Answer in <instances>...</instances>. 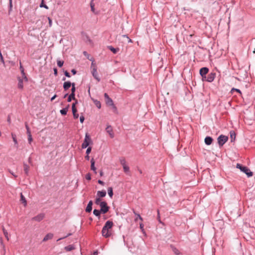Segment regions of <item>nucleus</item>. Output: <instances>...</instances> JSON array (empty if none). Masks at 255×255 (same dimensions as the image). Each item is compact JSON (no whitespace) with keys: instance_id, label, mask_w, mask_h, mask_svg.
<instances>
[{"instance_id":"f257e3e1","label":"nucleus","mask_w":255,"mask_h":255,"mask_svg":"<svg viewBox=\"0 0 255 255\" xmlns=\"http://www.w3.org/2000/svg\"><path fill=\"white\" fill-rule=\"evenodd\" d=\"M113 226V223L112 221H107L102 230V234L103 236L106 238H108L111 236V233L110 230L112 228Z\"/></svg>"},{"instance_id":"f03ea898","label":"nucleus","mask_w":255,"mask_h":255,"mask_svg":"<svg viewBox=\"0 0 255 255\" xmlns=\"http://www.w3.org/2000/svg\"><path fill=\"white\" fill-rule=\"evenodd\" d=\"M237 168H239L242 172H244L248 177H251L253 176V172L250 171V169L246 166H242L241 164L238 163L236 166Z\"/></svg>"},{"instance_id":"7ed1b4c3","label":"nucleus","mask_w":255,"mask_h":255,"mask_svg":"<svg viewBox=\"0 0 255 255\" xmlns=\"http://www.w3.org/2000/svg\"><path fill=\"white\" fill-rule=\"evenodd\" d=\"M228 140V137L224 135H220L217 138L218 143L220 146H222Z\"/></svg>"},{"instance_id":"20e7f679","label":"nucleus","mask_w":255,"mask_h":255,"mask_svg":"<svg viewBox=\"0 0 255 255\" xmlns=\"http://www.w3.org/2000/svg\"><path fill=\"white\" fill-rule=\"evenodd\" d=\"M101 207V212L102 214H106L109 210V207L107 205V203L105 201H102L99 204Z\"/></svg>"},{"instance_id":"39448f33","label":"nucleus","mask_w":255,"mask_h":255,"mask_svg":"<svg viewBox=\"0 0 255 255\" xmlns=\"http://www.w3.org/2000/svg\"><path fill=\"white\" fill-rule=\"evenodd\" d=\"M91 140L90 135L88 134V133H87L85 135V137L84 142L82 144V148H86V147H87L89 146Z\"/></svg>"},{"instance_id":"423d86ee","label":"nucleus","mask_w":255,"mask_h":255,"mask_svg":"<svg viewBox=\"0 0 255 255\" xmlns=\"http://www.w3.org/2000/svg\"><path fill=\"white\" fill-rule=\"evenodd\" d=\"M216 77V73L214 72H211L206 76V78H204L203 80L206 81L208 82H212L214 81Z\"/></svg>"},{"instance_id":"0eeeda50","label":"nucleus","mask_w":255,"mask_h":255,"mask_svg":"<svg viewBox=\"0 0 255 255\" xmlns=\"http://www.w3.org/2000/svg\"><path fill=\"white\" fill-rule=\"evenodd\" d=\"M209 72V69L207 67H203L200 70V74L202 78V80L206 78V74Z\"/></svg>"},{"instance_id":"6e6552de","label":"nucleus","mask_w":255,"mask_h":255,"mask_svg":"<svg viewBox=\"0 0 255 255\" xmlns=\"http://www.w3.org/2000/svg\"><path fill=\"white\" fill-rule=\"evenodd\" d=\"M92 74L94 78L96 79L98 82L100 81V78L98 76V73L97 71L96 66H94L93 70H92Z\"/></svg>"},{"instance_id":"1a4fd4ad","label":"nucleus","mask_w":255,"mask_h":255,"mask_svg":"<svg viewBox=\"0 0 255 255\" xmlns=\"http://www.w3.org/2000/svg\"><path fill=\"white\" fill-rule=\"evenodd\" d=\"M45 215L44 213H40L32 218V220H34L37 222H40L44 218Z\"/></svg>"},{"instance_id":"9d476101","label":"nucleus","mask_w":255,"mask_h":255,"mask_svg":"<svg viewBox=\"0 0 255 255\" xmlns=\"http://www.w3.org/2000/svg\"><path fill=\"white\" fill-rule=\"evenodd\" d=\"M104 97L106 99V103L107 105L110 106V105H113V101L111 98H110L107 93L104 94Z\"/></svg>"},{"instance_id":"9b49d317","label":"nucleus","mask_w":255,"mask_h":255,"mask_svg":"<svg viewBox=\"0 0 255 255\" xmlns=\"http://www.w3.org/2000/svg\"><path fill=\"white\" fill-rule=\"evenodd\" d=\"M106 131L109 134L111 138H113L114 136L113 129L111 126H109L106 128Z\"/></svg>"},{"instance_id":"f8f14e48","label":"nucleus","mask_w":255,"mask_h":255,"mask_svg":"<svg viewBox=\"0 0 255 255\" xmlns=\"http://www.w3.org/2000/svg\"><path fill=\"white\" fill-rule=\"evenodd\" d=\"M213 142V138L211 136H206L205 138V143L206 144L209 145L212 144Z\"/></svg>"},{"instance_id":"ddd939ff","label":"nucleus","mask_w":255,"mask_h":255,"mask_svg":"<svg viewBox=\"0 0 255 255\" xmlns=\"http://www.w3.org/2000/svg\"><path fill=\"white\" fill-rule=\"evenodd\" d=\"M92 205H93V202L92 201H90L87 206V207L86 208V211L87 212H90L92 210Z\"/></svg>"},{"instance_id":"4468645a","label":"nucleus","mask_w":255,"mask_h":255,"mask_svg":"<svg viewBox=\"0 0 255 255\" xmlns=\"http://www.w3.org/2000/svg\"><path fill=\"white\" fill-rule=\"evenodd\" d=\"M72 83H71L70 81L65 82L63 84V88L64 90H67L70 87L72 86Z\"/></svg>"},{"instance_id":"2eb2a0df","label":"nucleus","mask_w":255,"mask_h":255,"mask_svg":"<svg viewBox=\"0 0 255 255\" xmlns=\"http://www.w3.org/2000/svg\"><path fill=\"white\" fill-rule=\"evenodd\" d=\"M91 169L95 174L97 173L96 168L95 166V160L93 158L91 160Z\"/></svg>"},{"instance_id":"dca6fc26","label":"nucleus","mask_w":255,"mask_h":255,"mask_svg":"<svg viewBox=\"0 0 255 255\" xmlns=\"http://www.w3.org/2000/svg\"><path fill=\"white\" fill-rule=\"evenodd\" d=\"M53 237V234L52 233L47 234L43 238V242H46L48 240L51 239Z\"/></svg>"},{"instance_id":"f3484780","label":"nucleus","mask_w":255,"mask_h":255,"mask_svg":"<svg viewBox=\"0 0 255 255\" xmlns=\"http://www.w3.org/2000/svg\"><path fill=\"white\" fill-rule=\"evenodd\" d=\"M106 195V192L105 190L98 191L97 192V196L100 198L104 197Z\"/></svg>"},{"instance_id":"a211bd4d","label":"nucleus","mask_w":255,"mask_h":255,"mask_svg":"<svg viewBox=\"0 0 255 255\" xmlns=\"http://www.w3.org/2000/svg\"><path fill=\"white\" fill-rule=\"evenodd\" d=\"M90 7L91 11L95 14H97L98 12L96 11L95 9V4L94 3V0H91L90 2Z\"/></svg>"},{"instance_id":"6ab92c4d","label":"nucleus","mask_w":255,"mask_h":255,"mask_svg":"<svg viewBox=\"0 0 255 255\" xmlns=\"http://www.w3.org/2000/svg\"><path fill=\"white\" fill-rule=\"evenodd\" d=\"M24 171L26 175H28L29 167L28 165L25 163H23Z\"/></svg>"},{"instance_id":"aec40b11","label":"nucleus","mask_w":255,"mask_h":255,"mask_svg":"<svg viewBox=\"0 0 255 255\" xmlns=\"http://www.w3.org/2000/svg\"><path fill=\"white\" fill-rule=\"evenodd\" d=\"M18 88L22 89L23 87V79L19 77L18 78Z\"/></svg>"},{"instance_id":"412c9836","label":"nucleus","mask_w":255,"mask_h":255,"mask_svg":"<svg viewBox=\"0 0 255 255\" xmlns=\"http://www.w3.org/2000/svg\"><path fill=\"white\" fill-rule=\"evenodd\" d=\"M102 213V212H101V210L94 209L93 211V214L96 216L98 217L99 218H100V215Z\"/></svg>"},{"instance_id":"4be33fe9","label":"nucleus","mask_w":255,"mask_h":255,"mask_svg":"<svg viewBox=\"0 0 255 255\" xmlns=\"http://www.w3.org/2000/svg\"><path fill=\"white\" fill-rule=\"evenodd\" d=\"M108 48L114 54H116L119 51V48H115L112 46H108Z\"/></svg>"},{"instance_id":"5701e85b","label":"nucleus","mask_w":255,"mask_h":255,"mask_svg":"<svg viewBox=\"0 0 255 255\" xmlns=\"http://www.w3.org/2000/svg\"><path fill=\"white\" fill-rule=\"evenodd\" d=\"M20 200L22 202V203L24 204V206H26L27 204L26 200L25 199V198L22 193L20 194Z\"/></svg>"},{"instance_id":"b1692460","label":"nucleus","mask_w":255,"mask_h":255,"mask_svg":"<svg viewBox=\"0 0 255 255\" xmlns=\"http://www.w3.org/2000/svg\"><path fill=\"white\" fill-rule=\"evenodd\" d=\"M68 110V107H66L62 109L60 111V112L62 115H66L67 114V111Z\"/></svg>"},{"instance_id":"393cba45","label":"nucleus","mask_w":255,"mask_h":255,"mask_svg":"<svg viewBox=\"0 0 255 255\" xmlns=\"http://www.w3.org/2000/svg\"><path fill=\"white\" fill-rule=\"evenodd\" d=\"M75 249L73 245H69L65 247V250L67 252H70Z\"/></svg>"},{"instance_id":"a878e982","label":"nucleus","mask_w":255,"mask_h":255,"mask_svg":"<svg viewBox=\"0 0 255 255\" xmlns=\"http://www.w3.org/2000/svg\"><path fill=\"white\" fill-rule=\"evenodd\" d=\"M75 99V94H71L68 98L67 101L70 102L72 100H74Z\"/></svg>"},{"instance_id":"bb28decb","label":"nucleus","mask_w":255,"mask_h":255,"mask_svg":"<svg viewBox=\"0 0 255 255\" xmlns=\"http://www.w3.org/2000/svg\"><path fill=\"white\" fill-rule=\"evenodd\" d=\"M108 193L110 197H112L113 196V188L112 187H109L108 189Z\"/></svg>"},{"instance_id":"cd10ccee","label":"nucleus","mask_w":255,"mask_h":255,"mask_svg":"<svg viewBox=\"0 0 255 255\" xmlns=\"http://www.w3.org/2000/svg\"><path fill=\"white\" fill-rule=\"evenodd\" d=\"M172 251L176 255H180V253L179 251L174 247H172Z\"/></svg>"},{"instance_id":"c85d7f7f","label":"nucleus","mask_w":255,"mask_h":255,"mask_svg":"<svg viewBox=\"0 0 255 255\" xmlns=\"http://www.w3.org/2000/svg\"><path fill=\"white\" fill-rule=\"evenodd\" d=\"M2 231L3 232V234L5 237V238L7 239V241L9 240V237H8V232L5 230V229L3 227L2 228Z\"/></svg>"},{"instance_id":"c756f323","label":"nucleus","mask_w":255,"mask_h":255,"mask_svg":"<svg viewBox=\"0 0 255 255\" xmlns=\"http://www.w3.org/2000/svg\"><path fill=\"white\" fill-rule=\"evenodd\" d=\"M94 103L98 109H100L101 108V104L100 101L98 100H94Z\"/></svg>"},{"instance_id":"7c9ffc66","label":"nucleus","mask_w":255,"mask_h":255,"mask_svg":"<svg viewBox=\"0 0 255 255\" xmlns=\"http://www.w3.org/2000/svg\"><path fill=\"white\" fill-rule=\"evenodd\" d=\"M123 167L124 172L128 174L129 171V167L127 165H126L123 166Z\"/></svg>"},{"instance_id":"2f4dec72","label":"nucleus","mask_w":255,"mask_h":255,"mask_svg":"<svg viewBox=\"0 0 255 255\" xmlns=\"http://www.w3.org/2000/svg\"><path fill=\"white\" fill-rule=\"evenodd\" d=\"M133 213L136 216V218L135 219V221H137V220L138 219L141 221L143 220L142 218L140 216L139 214L136 213L134 211L133 212Z\"/></svg>"},{"instance_id":"473e14b6","label":"nucleus","mask_w":255,"mask_h":255,"mask_svg":"<svg viewBox=\"0 0 255 255\" xmlns=\"http://www.w3.org/2000/svg\"><path fill=\"white\" fill-rule=\"evenodd\" d=\"M39 6L40 7H44V8H45L46 9H48V6L44 3V0H42V2L40 3Z\"/></svg>"},{"instance_id":"72a5a7b5","label":"nucleus","mask_w":255,"mask_h":255,"mask_svg":"<svg viewBox=\"0 0 255 255\" xmlns=\"http://www.w3.org/2000/svg\"><path fill=\"white\" fill-rule=\"evenodd\" d=\"M120 163H121V164H122V165L123 166H125V165H127V164H126V160H125V158H121V159H120Z\"/></svg>"},{"instance_id":"f704fd0d","label":"nucleus","mask_w":255,"mask_h":255,"mask_svg":"<svg viewBox=\"0 0 255 255\" xmlns=\"http://www.w3.org/2000/svg\"><path fill=\"white\" fill-rule=\"evenodd\" d=\"M75 90H76L75 84L74 83H73L72 84V89H71V94H75Z\"/></svg>"},{"instance_id":"c9c22d12","label":"nucleus","mask_w":255,"mask_h":255,"mask_svg":"<svg viewBox=\"0 0 255 255\" xmlns=\"http://www.w3.org/2000/svg\"><path fill=\"white\" fill-rule=\"evenodd\" d=\"M11 136H12L13 141L14 142L15 144H17V140H16V135L12 133H11Z\"/></svg>"},{"instance_id":"e433bc0d","label":"nucleus","mask_w":255,"mask_h":255,"mask_svg":"<svg viewBox=\"0 0 255 255\" xmlns=\"http://www.w3.org/2000/svg\"><path fill=\"white\" fill-rule=\"evenodd\" d=\"M77 103V102H76V103H73V104H72V113L77 112V109H76V108L75 107V105H76Z\"/></svg>"},{"instance_id":"4c0bfd02","label":"nucleus","mask_w":255,"mask_h":255,"mask_svg":"<svg viewBox=\"0 0 255 255\" xmlns=\"http://www.w3.org/2000/svg\"><path fill=\"white\" fill-rule=\"evenodd\" d=\"M143 227H144V225H143V224L142 223L139 224L140 229H141V230L142 232L143 233V234H145V231H144V229H143Z\"/></svg>"},{"instance_id":"58836bf2","label":"nucleus","mask_w":255,"mask_h":255,"mask_svg":"<svg viewBox=\"0 0 255 255\" xmlns=\"http://www.w3.org/2000/svg\"><path fill=\"white\" fill-rule=\"evenodd\" d=\"M21 73L22 74V77L23 78V79H24L25 80V81H27V77H26L25 74L24 72V69H22V70L21 71Z\"/></svg>"},{"instance_id":"ea45409f","label":"nucleus","mask_w":255,"mask_h":255,"mask_svg":"<svg viewBox=\"0 0 255 255\" xmlns=\"http://www.w3.org/2000/svg\"><path fill=\"white\" fill-rule=\"evenodd\" d=\"M63 63H64V62L63 61H61V60L57 61V65L59 67H61L63 66Z\"/></svg>"},{"instance_id":"a19ab883","label":"nucleus","mask_w":255,"mask_h":255,"mask_svg":"<svg viewBox=\"0 0 255 255\" xmlns=\"http://www.w3.org/2000/svg\"><path fill=\"white\" fill-rule=\"evenodd\" d=\"M85 178L88 180H90L91 179V174L90 173H87L86 176Z\"/></svg>"},{"instance_id":"79ce46f5","label":"nucleus","mask_w":255,"mask_h":255,"mask_svg":"<svg viewBox=\"0 0 255 255\" xmlns=\"http://www.w3.org/2000/svg\"><path fill=\"white\" fill-rule=\"evenodd\" d=\"M101 199H100V197H98V198H96V200H95V203L97 205H99V204L101 202Z\"/></svg>"},{"instance_id":"37998d69","label":"nucleus","mask_w":255,"mask_h":255,"mask_svg":"<svg viewBox=\"0 0 255 255\" xmlns=\"http://www.w3.org/2000/svg\"><path fill=\"white\" fill-rule=\"evenodd\" d=\"M32 141V137L31 135H28V141L29 143H31V142Z\"/></svg>"},{"instance_id":"c03bdc74","label":"nucleus","mask_w":255,"mask_h":255,"mask_svg":"<svg viewBox=\"0 0 255 255\" xmlns=\"http://www.w3.org/2000/svg\"><path fill=\"white\" fill-rule=\"evenodd\" d=\"M47 19H48V20L49 26V27H51V26H52V19H51L49 17H47Z\"/></svg>"},{"instance_id":"a18cd8bd","label":"nucleus","mask_w":255,"mask_h":255,"mask_svg":"<svg viewBox=\"0 0 255 255\" xmlns=\"http://www.w3.org/2000/svg\"><path fill=\"white\" fill-rule=\"evenodd\" d=\"M110 106H112L113 110L114 112L115 113H117V109L116 107L115 106V105L113 104V105H110Z\"/></svg>"},{"instance_id":"49530a36","label":"nucleus","mask_w":255,"mask_h":255,"mask_svg":"<svg viewBox=\"0 0 255 255\" xmlns=\"http://www.w3.org/2000/svg\"><path fill=\"white\" fill-rule=\"evenodd\" d=\"M91 150H92V148L91 147H88L86 150V154H89L91 151Z\"/></svg>"},{"instance_id":"de8ad7c7","label":"nucleus","mask_w":255,"mask_h":255,"mask_svg":"<svg viewBox=\"0 0 255 255\" xmlns=\"http://www.w3.org/2000/svg\"><path fill=\"white\" fill-rule=\"evenodd\" d=\"M71 235H72V234L69 233V234H68L67 235H66V236H65V237H62V238H59V239H58V240H57V241H60V240H62V239H65V238H67V237H69V236H71Z\"/></svg>"},{"instance_id":"09e8293b","label":"nucleus","mask_w":255,"mask_h":255,"mask_svg":"<svg viewBox=\"0 0 255 255\" xmlns=\"http://www.w3.org/2000/svg\"><path fill=\"white\" fill-rule=\"evenodd\" d=\"M64 75L68 78H70L71 77L70 73L67 71H65L64 72Z\"/></svg>"},{"instance_id":"8fccbe9b","label":"nucleus","mask_w":255,"mask_h":255,"mask_svg":"<svg viewBox=\"0 0 255 255\" xmlns=\"http://www.w3.org/2000/svg\"><path fill=\"white\" fill-rule=\"evenodd\" d=\"M85 118L84 116H82L80 117V122L81 123H83L84 121Z\"/></svg>"},{"instance_id":"3c124183","label":"nucleus","mask_w":255,"mask_h":255,"mask_svg":"<svg viewBox=\"0 0 255 255\" xmlns=\"http://www.w3.org/2000/svg\"><path fill=\"white\" fill-rule=\"evenodd\" d=\"M77 112L73 113V117L75 119H77L79 117V115L76 113Z\"/></svg>"},{"instance_id":"603ef678","label":"nucleus","mask_w":255,"mask_h":255,"mask_svg":"<svg viewBox=\"0 0 255 255\" xmlns=\"http://www.w3.org/2000/svg\"><path fill=\"white\" fill-rule=\"evenodd\" d=\"M232 91H236V92L239 93H241V91L239 90V89H236V88H233L231 90Z\"/></svg>"},{"instance_id":"864d4df0","label":"nucleus","mask_w":255,"mask_h":255,"mask_svg":"<svg viewBox=\"0 0 255 255\" xmlns=\"http://www.w3.org/2000/svg\"><path fill=\"white\" fill-rule=\"evenodd\" d=\"M98 182L99 184H101L102 185H105V183L103 181H102L101 180H99L98 181Z\"/></svg>"},{"instance_id":"5fc2aeb1","label":"nucleus","mask_w":255,"mask_h":255,"mask_svg":"<svg viewBox=\"0 0 255 255\" xmlns=\"http://www.w3.org/2000/svg\"><path fill=\"white\" fill-rule=\"evenodd\" d=\"M9 172L15 178L17 177V175L14 174L13 172H12L11 170H9Z\"/></svg>"},{"instance_id":"6e6d98bb","label":"nucleus","mask_w":255,"mask_h":255,"mask_svg":"<svg viewBox=\"0 0 255 255\" xmlns=\"http://www.w3.org/2000/svg\"><path fill=\"white\" fill-rule=\"evenodd\" d=\"M123 36L126 37L128 39V42H131V40L126 35H124Z\"/></svg>"},{"instance_id":"4d7b16f0","label":"nucleus","mask_w":255,"mask_h":255,"mask_svg":"<svg viewBox=\"0 0 255 255\" xmlns=\"http://www.w3.org/2000/svg\"><path fill=\"white\" fill-rule=\"evenodd\" d=\"M123 36L126 37L128 39V42H131V40L126 35H124Z\"/></svg>"},{"instance_id":"13d9d810","label":"nucleus","mask_w":255,"mask_h":255,"mask_svg":"<svg viewBox=\"0 0 255 255\" xmlns=\"http://www.w3.org/2000/svg\"><path fill=\"white\" fill-rule=\"evenodd\" d=\"M54 74L55 76L57 75V70L56 68L54 69Z\"/></svg>"},{"instance_id":"bf43d9fd","label":"nucleus","mask_w":255,"mask_h":255,"mask_svg":"<svg viewBox=\"0 0 255 255\" xmlns=\"http://www.w3.org/2000/svg\"><path fill=\"white\" fill-rule=\"evenodd\" d=\"M71 72L72 73V74H73V75H75V74H76L77 71H76V70H75V69H72V70H71Z\"/></svg>"},{"instance_id":"052dcab7","label":"nucleus","mask_w":255,"mask_h":255,"mask_svg":"<svg viewBox=\"0 0 255 255\" xmlns=\"http://www.w3.org/2000/svg\"><path fill=\"white\" fill-rule=\"evenodd\" d=\"M57 97L56 95H54L51 98V101H53L55 98Z\"/></svg>"},{"instance_id":"680f3d73","label":"nucleus","mask_w":255,"mask_h":255,"mask_svg":"<svg viewBox=\"0 0 255 255\" xmlns=\"http://www.w3.org/2000/svg\"><path fill=\"white\" fill-rule=\"evenodd\" d=\"M27 133L28 135H31L30 129H28V130H27Z\"/></svg>"},{"instance_id":"e2e57ef3","label":"nucleus","mask_w":255,"mask_h":255,"mask_svg":"<svg viewBox=\"0 0 255 255\" xmlns=\"http://www.w3.org/2000/svg\"><path fill=\"white\" fill-rule=\"evenodd\" d=\"M99 252L98 251H95L94 253H93V255H98Z\"/></svg>"},{"instance_id":"0e129e2a","label":"nucleus","mask_w":255,"mask_h":255,"mask_svg":"<svg viewBox=\"0 0 255 255\" xmlns=\"http://www.w3.org/2000/svg\"><path fill=\"white\" fill-rule=\"evenodd\" d=\"M89 154H87V155L85 156V159L89 160L90 159V156L88 155Z\"/></svg>"},{"instance_id":"69168bd1","label":"nucleus","mask_w":255,"mask_h":255,"mask_svg":"<svg viewBox=\"0 0 255 255\" xmlns=\"http://www.w3.org/2000/svg\"><path fill=\"white\" fill-rule=\"evenodd\" d=\"M7 121L8 123H10V118L9 116H8Z\"/></svg>"},{"instance_id":"338daca9","label":"nucleus","mask_w":255,"mask_h":255,"mask_svg":"<svg viewBox=\"0 0 255 255\" xmlns=\"http://www.w3.org/2000/svg\"><path fill=\"white\" fill-rule=\"evenodd\" d=\"M103 174H104V173H103V171H102V170H101V171H100V176H102L103 175Z\"/></svg>"},{"instance_id":"774afa93","label":"nucleus","mask_w":255,"mask_h":255,"mask_svg":"<svg viewBox=\"0 0 255 255\" xmlns=\"http://www.w3.org/2000/svg\"><path fill=\"white\" fill-rule=\"evenodd\" d=\"M94 66H96L95 64H94L93 62L92 63V65H91V68L93 70V68L94 67Z\"/></svg>"}]
</instances>
